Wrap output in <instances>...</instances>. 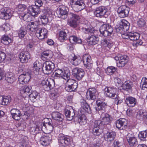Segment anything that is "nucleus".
I'll return each mask as SVG.
<instances>
[{
  "mask_svg": "<svg viewBox=\"0 0 147 147\" xmlns=\"http://www.w3.org/2000/svg\"><path fill=\"white\" fill-rule=\"evenodd\" d=\"M53 80L51 79L44 80L42 81L40 85L44 90L48 91L52 88V84H53Z\"/></svg>",
  "mask_w": 147,
  "mask_h": 147,
  "instance_id": "13",
  "label": "nucleus"
},
{
  "mask_svg": "<svg viewBox=\"0 0 147 147\" xmlns=\"http://www.w3.org/2000/svg\"><path fill=\"white\" fill-rule=\"evenodd\" d=\"M11 101L10 96H0V104L2 105H7Z\"/></svg>",
  "mask_w": 147,
  "mask_h": 147,
  "instance_id": "36",
  "label": "nucleus"
},
{
  "mask_svg": "<svg viewBox=\"0 0 147 147\" xmlns=\"http://www.w3.org/2000/svg\"><path fill=\"white\" fill-rule=\"evenodd\" d=\"M127 57L126 55L121 56L120 57L119 61L117 62V66L119 67H124L127 62Z\"/></svg>",
  "mask_w": 147,
  "mask_h": 147,
  "instance_id": "31",
  "label": "nucleus"
},
{
  "mask_svg": "<svg viewBox=\"0 0 147 147\" xmlns=\"http://www.w3.org/2000/svg\"><path fill=\"white\" fill-rule=\"evenodd\" d=\"M116 90V89L113 87L107 86L104 89V93L107 97L114 98L117 96V94L115 93Z\"/></svg>",
  "mask_w": 147,
  "mask_h": 147,
  "instance_id": "6",
  "label": "nucleus"
},
{
  "mask_svg": "<svg viewBox=\"0 0 147 147\" xmlns=\"http://www.w3.org/2000/svg\"><path fill=\"white\" fill-rule=\"evenodd\" d=\"M113 30L111 26L108 24H103L100 26L99 31L101 34L105 37L110 35Z\"/></svg>",
  "mask_w": 147,
  "mask_h": 147,
  "instance_id": "2",
  "label": "nucleus"
},
{
  "mask_svg": "<svg viewBox=\"0 0 147 147\" xmlns=\"http://www.w3.org/2000/svg\"><path fill=\"white\" fill-rule=\"evenodd\" d=\"M35 5L33 6H36V8L39 9V7H41L43 4V3L41 0H35Z\"/></svg>",
  "mask_w": 147,
  "mask_h": 147,
  "instance_id": "60",
  "label": "nucleus"
},
{
  "mask_svg": "<svg viewBox=\"0 0 147 147\" xmlns=\"http://www.w3.org/2000/svg\"><path fill=\"white\" fill-rule=\"evenodd\" d=\"M59 145L65 146L68 145L70 142V140L69 138L63 135H60L58 139Z\"/></svg>",
  "mask_w": 147,
  "mask_h": 147,
  "instance_id": "27",
  "label": "nucleus"
},
{
  "mask_svg": "<svg viewBox=\"0 0 147 147\" xmlns=\"http://www.w3.org/2000/svg\"><path fill=\"white\" fill-rule=\"evenodd\" d=\"M67 8L65 7L64 6H62L60 8V14L62 16L66 15L67 13Z\"/></svg>",
  "mask_w": 147,
  "mask_h": 147,
  "instance_id": "56",
  "label": "nucleus"
},
{
  "mask_svg": "<svg viewBox=\"0 0 147 147\" xmlns=\"http://www.w3.org/2000/svg\"><path fill=\"white\" fill-rule=\"evenodd\" d=\"M26 9V6L23 4H19L18 5L16 10L19 12H22Z\"/></svg>",
  "mask_w": 147,
  "mask_h": 147,
  "instance_id": "57",
  "label": "nucleus"
},
{
  "mask_svg": "<svg viewBox=\"0 0 147 147\" xmlns=\"http://www.w3.org/2000/svg\"><path fill=\"white\" fill-rule=\"evenodd\" d=\"M127 139L128 144L130 146H136L137 145L138 143L137 139L131 134H128L127 135Z\"/></svg>",
  "mask_w": 147,
  "mask_h": 147,
  "instance_id": "26",
  "label": "nucleus"
},
{
  "mask_svg": "<svg viewBox=\"0 0 147 147\" xmlns=\"http://www.w3.org/2000/svg\"><path fill=\"white\" fill-rule=\"evenodd\" d=\"M132 85L131 82H125L122 84L121 87L123 90L128 91L131 89Z\"/></svg>",
  "mask_w": 147,
  "mask_h": 147,
  "instance_id": "47",
  "label": "nucleus"
},
{
  "mask_svg": "<svg viewBox=\"0 0 147 147\" xmlns=\"http://www.w3.org/2000/svg\"><path fill=\"white\" fill-rule=\"evenodd\" d=\"M47 31L46 29L44 28H39L37 30L36 35L39 39L41 40L47 38Z\"/></svg>",
  "mask_w": 147,
  "mask_h": 147,
  "instance_id": "17",
  "label": "nucleus"
},
{
  "mask_svg": "<svg viewBox=\"0 0 147 147\" xmlns=\"http://www.w3.org/2000/svg\"><path fill=\"white\" fill-rule=\"evenodd\" d=\"M102 43L105 45V46H107L109 48L111 47L113 45V44L111 43L108 42L107 40L105 39L103 41Z\"/></svg>",
  "mask_w": 147,
  "mask_h": 147,
  "instance_id": "61",
  "label": "nucleus"
},
{
  "mask_svg": "<svg viewBox=\"0 0 147 147\" xmlns=\"http://www.w3.org/2000/svg\"><path fill=\"white\" fill-rule=\"evenodd\" d=\"M127 123L126 120L124 119H121L117 120L116 123V127L119 129H123V127L127 125Z\"/></svg>",
  "mask_w": 147,
  "mask_h": 147,
  "instance_id": "30",
  "label": "nucleus"
},
{
  "mask_svg": "<svg viewBox=\"0 0 147 147\" xmlns=\"http://www.w3.org/2000/svg\"><path fill=\"white\" fill-rule=\"evenodd\" d=\"M120 26L117 29V31L119 32L121 30L124 32L127 31L129 28V24L125 20H121L119 23Z\"/></svg>",
  "mask_w": 147,
  "mask_h": 147,
  "instance_id": "18",
  "label": "nucleus"
},
{
  "mask_svg": "<svg viewBox=\"0 0 147 147\" xmlns=\"http://www.w3.org/2000/svg\"><path fill=\"white\" fill-rule=\"evenodd\" d=\"M129 39L131 40L136 41L139 39L140 38V34L137 32L132 33L129 32Z\"/></svg>",
  "mask_w": 147,
  "mask_h": 147,
  "instance_id": "42",
  "label": "nucleus"
},
{
  "mask_svg": "<svg viewBox=\"0 0 147 147\" xmlns=\"http://www.w3.org/2000/svg\"><path fill=\"white\" fill-rule=\"evenodd\" d=\"M75 111V110L73 109H71L70 110H68L66 109H65V115L67 120L71 121L75 117L76 114Z\"/></svg>",
  "mask_w": 147,
  "mask_h": 147,
  "instance_id": "22",
  "label": "nucleus"
},
{
  "mask_svg": "<svg viewBox=\"0 0 147 147\" xmlns=\"http://www.w3.org/2000/svg\"><path fill=\"white\" fill-rule=\"evenodd\" d=\"M77 117L78 118V122L80 125H83L86 123V118L84 115L82 114Z\"/></svg>",
  "mask_w": 147,
  "mask_h": 147,
  "instance_id": "45",
  "label": "nucleus"
},
{
  "mask_svg": "<svg viewBox=\"0 0 147 147\" xmlns=\"http://www.w3.org/2000/svg\"><path fill=\"white\" fill-rule=\"evenodd\" d=\"M68 83L66 84L65 89L68 92L76 91L78 86V84L75 80L69 79L67 81Z\"/></svg>",
  "mask_w": 147,
  "mask_h": 147,
  "instance_id": "7",
  "label": "nucleus"
},
{
  "mask_svg": "<svg viewBox=\"0 0 147 147\" xmlns=\"http://www.w3.org/2000/svg\"><path fill=\"white\" fill-rule=\"evenodd\" d=\"M107 10L106 7L100 6L96 8L94 12V14L97 17L102 18L105 16L107 12Z\"/></svg>",
  "mask_w": 147,
  "mask_h": 147,
  "instance_id": "10",
  "label": "nucleus"
},
{
  "mask_svg": "<svg viewBox=\"0 0 147 147\" xmlns=\"http://www.w3.org/2000/svg\"><path fill=\"white\" fill-rule=\"evenodd\" d=\"M12 16L10 9L9 8H2L0 11V18L5 20L10 18Z\"/></svg>",
  "mask_w": 147,
  "mask_h": 147,
  "instance_id": "9",
  "label": "nucleus"
},
{
  "mask_svg": "<svg viewBox=\"0 0 147 147\" xmlns=\"http://www.w3.org/2000/svg\"><path fill=\"white\" fill-rule=\"evenodd\" d=\"M111 117L107 113L105 114L104 116L100 120L95 121V124H99L102 126L104 125L109 124L110 123Z\"/></svg>",
  "mask_w": 147,
  "mask_h": 147,
  "instance_id": "8",
  "label": "nucleus"
},
{
  "mask_svg": "<svg viewBox=\"0 0 147 147\" xmlns=\"http://www.w3.org/2000/svg\"><path fill=\"white\" fill-rule=\"evenodd\" d=\"M53 53L50 50H47L44 51L41 55V59L44 61L49 60L52 57Z\"/></svg>",
  "mask_w": 147,
  "mask_h": 147,
  "instance_id": "28",
  "label": "nucleus"
},
{
  "mask_svg": "<svg viewBox=\"0 0 147 147\" xmlns=\"http://www.w3.org/2000/svg\"><path fill=\"white\" fill-rule=\"evenodd\" d=\"M11 113L12 118L16 120H18L20 119V112L16 109H13L11 110Z\"/></svg>",
  "mask_w": 147,
  "mask_h": 147,
  "instance_id": "34",
  "label": "nucleus"
},
{
  "mask_svg": "<svg viewBox=\"0 0 147 147\" xmlns=\"http://www.w3.org/2000/svg\"><path fill=\"white\" fill-rule=\"evenodd\" d=\"M68 31L67 30L65 29L60 31L59 33L58 39L61 42H63L67 39V33Z\"/></svg>",
  "mask_w": 147,
  "mask_h": 147,
  "instance_id": "35",
  "label": "nucleus"
},
{
  "mask_svg": "<svg viewBox=\"0 0 147 147\" xmlns=\"http://www.w3.org/2000/svg\"><path fill=\"white\" fill-rule=\"evenodd\" d=\"M30 57V53L26 51H22L19 55L20 61L22 63L27 62Z\"/></svg>",
  "mask_w": 147,
  "mask_h": 147,
  "instance_id": "21",
  "label": "nucleus"
},
{
  "mask_svg": "<svg viewBox=\"0 0 147 147\" xmlns=\"http://www.w3.org/2000/svg\"><path fill=\"white\" fill-rule=\"evenodd\" d=\"M139 138L142 140H144L147 137V133L146 130L141 131L138 134Z\"/></svg>",
  "mask_w": 147,
  "mask_h": 147,
  "instance_id": "54",
  "label": "nucleus"
},
{
  "mask_svg": "<svg viewBox=\"0 0 147 147\" xmlns=\"http://www.w3.org/2000/svg\"><path fill=\"white\" fill-rule=\"evenodd\" d=\"M68 16L71 19L68 21L69 25L72 27H76L79 23V16L73 13H69Z\"/></svg>",
  "mask_w": 147,
  "mask_h": 147,
  "instance_id": "4",
  "label": "nucleus"
},
{
  "mask_svg": "<svg viewBox=\"0 0 147 147\" xmlns=\"http://www.w3.org/2000/svg\"><path fill=\"white\" fill-rule=\"evenodd\" d=\"M36 6H30L29 8V10L31 13L32 16H35L37 15L40 10L38 8H36Z\"/></svg>",
  "mask_w": 147,
  "mask_h": 147,
  "instance_id": "43",
  "label": "nucleus"
},
{
  "mask_svg": "<svg viewBox=\"0 0 147 147\" xmlns=\"http://www.w3.org/2000/svg\"><path fill=\"white\" fill-rule=\"evenodd\" d=\"M97 94L98 92L95 88H89L87 92V98L89 99L94 100L96 98Z\"/></svg>",
  "mask_w": 147,
  "mask_h": 147,
  "instance_id": "14",
  "label": "nucleus"
},
{
  "mask_svg": "<svg viewBox=\"0 0 147 147\" xmlns=\"http://www.w3.org/2000/svg\"><path fill=\"white\" fill-rule=\"evenodd\" d=\"M114 99H115V104L116 105H118L121 104L122 102V100L121 99L119 96H118L117 95L116 97H115Z\"/></svg>",
  "mask_w": 147,
  "mask_h": 147,
  "instance_id": "62",
  "label": "nucleus"
},
{
  "mask_svg": "<svg viewBox=\"0 0 147 147\" xmlns=\"http://www.w3.org/2000/svg\"><path fill=\"white\" fill-rule=\"evenodd\" d=\"M140 86L143 89L147 88V78L143 77L141 80L140 83Z\"/></svg>",
  "mask_w": 147,
  "mask_h": 147,
  "instance_id": "52",
  "label": "nucleus"
},
{
  "mask_svg": "<svg viewBox=\"0 0 147 147\" xmlns=\"http://www.w3.org/2000/svg\"><path fill=\"white\" fill-rule=\"evenodd\" d=\"M82 61V59L80 57H77L75 56L72 59V63L73 65L77 66L80 64Z\"/></svg>",
  "mask_w": 147,
  "mask_h": 147,
  "instance_id": "50",
  "label": "nucleus"
},
{
  "mask_svg": "<svg viewBox=\"0 0 147 147\" xmlns=\"http://www.w3.org/2000/svg\"><path fill=\"white\" fill-rule=\"evenodd\" d=\"M12 40L7 35H3L1 38V42L4 44L8 45L12 42Z\"/></svg>",
  "mask_w": 147,
  "mask_h": 147,
  "instance_id": "38",
  "label": "nucleus"
},
{
  "mask_svg": "<svg viewBox=\"0 0 147 147\" xmlns=\"http://www.w3.org/2000/svg\"><path fill=\"white\" fill-rule=\"evenodd\" d=\"M81 29L84 33L86 34L93 33L94 32L93 28H88L85 26L82 27Z\"/></svg>",
  "mask_w": 147,
  "mask_h": 147,
  "instance_id": "53",
  "label": "nucleus"
},
{
  "mask_svg": "<svg viewBox=\"0 0 147 147\" xmlns=\"http://www.w3.org/2000/svg\"><path fill=\"white\" fill-rule=\"evenodd\" d=\"M95 121L92 125V132L95 136H99L103 133V130L100 128L99 124H95Z\"/></svg>",
  "mask_w": 147,
  "mask_h": 147,
  "instance_id": "19",
  "label": "nucleus"
},
{
  "mask_svg": "<svg viewBox=\"0 0 147 147\" xmlns=\"http://www.w3.org/2000/svg\"><path fill=\"white\" fill-rule=\"evenodd\" d=\"M129 9L125 5L120 6L118 9L117 12L119 16L121 18L127 16L129 14Z\"/></svg>",
  "mask_w": 147,
  "mask_h": 147,
  "instance_id": "11",
  "label": "nucleus"
},
{
  "mask_svg": "<svg viewBox=\"0 0 147 147\" xmlns=\"http://www.w3.org/2000/svg\"><path fill=\"white\" fill-rule=\"evenodd\" d=\"M96 111H104L107 105L104 102L98 100L96 102Z\"/></svg>",
  "mask_w": 147,
  "mask_h": 147,
  "instance_id": "32",
  "label": "nucleus"
},
{
  "mask_svg": "<svg viewBox=\"0 0 147 147\" xmlns=\"http://www.w3.org/2000/svg\"><path fill=\"white\" fill-rule=\"evenodd\" d=\"M81 105L82 108L86 111L88 112L90 108L86 101L84 99L81 100Z\"/></svg>",
  "mask_w": 147,
  "mask_h": 147,
  "instance_id": "49",
  "label": "nucleus"
},
{
  "mask_svg": "<svg viewBox=\"0 0 147 147\" xmlns=\"http://www.w3.org/2000/svg\"><path fill=\"white\" fill-rule=\"evenodd\" d=\"M51 14V11L48 10L45 11L44 13L40 16V18L42 24H46L49 21V17Z\"/></svg>",
  "mask_w": 147,
  "mask_h": 147,
  "instance_id": "20",
  "label": "nucleus"
},
{
  "mask_svg": "<svg viewBox=\"0 0 147 147\" xmlns=\"http://www.w3.org/2000/svg\"><path fill=\"white\" fill-rule=\"evenodd\" d=\"M99 40L98 36L92 35L88 38L87 41L89 45H94L98 43Z\"/></svg>",
  "mask_w": 147,
  "mask_h": 147,
  "instance_id": "25",
  "label": "nucleus"
},
{
  "mask_svg": "<svg viewBox=\"0 0 147 147\" xmlns=\"http://www.w3.org/2000/svg\"><path fill=\"white\" fill-rule=\"evenodd\" d=\"M113 147H120L121 145V143L117 140H115L113 143Z\"/></svg>",
  "mask_w": 147,
  "mask_h": 147,
  "instance_id": "64",
  "label": "nucleus"
},
{
  "mask_svg": "<svg viewBox=\"0 0 147 147\" xmlns=\"http://www.w3.org/2000/svg\"><path fill=\"white\" fill-rule=\"evenodd\" d=\"M39 22L34 21L30 22L27 25V29L28 30L33 32L36 31L38 29Z\"/></svg>",
  "mask_w": 147,
  "mask_h": 147,
  "instance_id": "23",
  "label": "nucleus"
},
{
  "mask_svg": "<svg viewBox=\"0 0 147 147\" xmlns=\"http://www.w3.org/2000/svg\"><path fill=\"white\" fill-rule=\"evenodd\" d=\"M64 71L61 69H58L56 70L53 73L55 79H58L63 76V74Z\"/></svg>",
  "mask_w": 147,
  "mask_h": 147,
  "instance_id": "46",
  "label": "nucleus"
},
{
  "mask_svg": "<svg viewBox=\"0 0 147 147\" xmlns=\"http://www.w3.org/2000/svg\"><path fill=\"white\" fill-rule=\"evenodd\" d=\"M18 33L19 38H22L27 34L26 30L23 27H21L18 30Z\"/></svg>",
  "mask_w": 147,
  "mask_h": 147,
  "instance_id": "41",
  "label": "nucleus"
},
{
  "mask_svg": "<svg viewBox=\"0 0 147 147\" xmlns=\"http://www.w3.org/2000/svg\"><path fill=\"white\" fill-rule=\"evenodd\" d=\"M41 128L42 129V131H44L46 130L49 132L52 131L53 129V125L51 121L48 123H42L41 125Z\"/></svg>",
  "mask_w": 147,
  "mask_h": 147,
  "instance_id": "24",
  "label": "nucleus"
},
{
  "mask_svg": "<svg viewBox=\"0 0 147 147\" xmlns=\"http://www.w3.org/2000/svg\"><path fill=\"white\" fill-rule=\"evenodd\" d=\"M116 70V68L113 66L108 67L105 69V72L109 75H112L114 74Z\"/></svg>",
  "mask_w": 147,
  "mask_h": 147,
  "instance_id": "44",
  "label": "nucleus"
},
{
  "mask_svg": "<svg viewBox=\"0 0 147 147\" xmlns=\"http://www.w3.org/2000/svg\"><path fill=\"white\" fill-rule=\"evenodd\" d=\"M125 101L128 107H133L135 106L137 103V100L134 97L128 96L125 98Z\"/></svg>",
  "mask_w": 147,
  "mask_h": 147,
  "instance_id": "29",
  "label": "nucleus"
},
{
  "mask_svg": "<svg viewBox=\"0 0 147 147\" xmlns=\"http://www.w3.org/2000/svg\"><path fill=\"white\" fill-rule=\"evenodd\" d=\"M72 7L76 11H80L86 7L85 4L83 0H71Z\"/></svg>",
  "mask_w": 147,
  "mask_h": 147,
  "instance_id": "3",
  "label": "nucleus"
},
{
  "mask_svg": "<svg viewBox=\"0 0 147 147\" xmlns=\"http://www.w3.org/2000/svg\"><path fill=\"white\" fill-rule=\"evenodd\" d=\"M72 73L74 77L78 80H81L84 75V70L81 68L78 67L74 68L72 71Z\"/></svg>",
  "mask_w": 147,
  "mask_h": 147,
  "instance_id": "12",
  "label": "nucleus"
},
{
  "mask_svg": "<svg viewBox=\"0 0 147 147\" xmlns=\"http://www.w3.org/2000/svg\"><path fill=\"white\" fill-rule=\"evenodd\" d=\"M52 117L53 119L61 121L63 118V114L58 111H54L52 114Z\"/></svg>",
  "mask_w": 147,
  "mask_h": 147,
  "instance_id": "37",
  "label": "nucleus"
},
{
  "mask_svg": "<svg viewBox=\"0 0 147 147\" xmlns=\"http://www.w3.org/2000/svg\"><path fill=\"white\" fill-rule=\"evenodd\" d=\"M35 137L40 138V144L44 146L49 145L52 140V135L50 134L42 135L40 133H38L36 135Z\"/></svg>",
  "mask_w": 147,
  "mask_h": 147,
  "instance_id": "1",
  "label": "nucleus"
},
{
  "mask_svg": "<svg viewBox=\"0 0 147 147\" xmlns=\"http://www.w3.org/2000/svg\"><path fill=\"white\" fill-rule=\"evenodd\" d=\"M69 40L70 42L72 43L80 44L82 42V40L81 39L75 36H70L69 38Z\"/></svg>",
  "mask_w": 147,
  "mask_h": 147,
  "instance_id": "40",
  "label": "nucleus"
},
{
  "mask_svg": "<svg viewBox=\"0 0 147 147\" xmlns=\"http://www.w3.org/2000/svg\"><path fill=\"white\" fill-rule=\"evenodd\" d=\"M146 24V22L143 19H140L137 22V24L139 27L144 26Z\"/></svg>",
  "mask_w": 147,
  "mask_h": 147,
  "instance_id": "59",
  "label": "nucleus"
},
{
  "mask_svg": "<svg viewBox=\"0 0 147 147\" xmlns=\"http://www.w3.org/2000/svg\"><path fill=\"white\" fill-rule=\"evenodd\" d=\"M30 78V74L28 72H25L19 76V81L20 84H24L28 82Z\"/></svg>",
  "mask_w": 147,
  "mask_h": 147,
  "instance_id": "16",
  "label": "nucleus"
},
{
  "mask_svg": "<svg viewBox=\"0 0 147 147\" xmlns=\"http://www.w3.org/2000/svg\"><path fill=\"white\" fill-rule=\"evenodd\" d=\"M116 136V133L114 131L107 132L105 136V139L108 142H111L114 140Z\"/></svg>",
  "mask_w": 147,
  "mask_h": 147,
  "instance_id": "33",
  "label": "nucleus"
},
{
  "mask_svg": "<svg viewBox=\"0 0 147 147\" xmlns=\"http://www.w3.org/2000/svg\"><path fill=\"white\" fill-rule=\"evenodd\" d=\"M42 65L41 63L38 61H36L34 63V68L42 67Z\"/></svg>",
  "mask_w": 147,
  "mask_h": 147,
  "instance_id": "63",
  "label": "nucleus"
},
{
  "mask_svg": "<svg viewBox=\"0 0 147 147\" xmlns=\"http://www.w3.org/2000/svg\"><path fill=\"white\" fill-rule=\"evenodd\" d=\"M21 18L26 21H29L30 20L31 15L28 13H24L23 16H21Z\"/></svg>",
  "mask_w": 147,
  "mask_h": 147,
  "instance_id": "55",
  "label": "nucleus"
},
{
  "mask_svg": "<svg viewBox=\"0 0 147 147\" xmlns=\"http://www.w3.org/2000/svg\"><path fill=\"white\" fill-rule=\"evenodd\" d=\"M55 65L50 61H46L43 64L42 69L44 73L49 74L51 73L55 68Z\"/></svg>",
  "mask_w": 147,
  "mask_h": 147,
  "instance_id": "5",
  "label": "nucleus"
},
{
  "mask_svg": "<svg viewBox=\"0 0 147 147\" xmlns=\"http://www.w3.org/2000/svg\"><path fill=\"white\" fill-rule=\"evenodd\" d=\"M5 80L8 83H11L13 82L16 80L14 74L11 72L8 73L6 74Z\"/></svg>",
  "mask_w": 147,
  "mask_h": 147,
  "instance_id": "39",
  "label": "nucleus"
},
{
  "mask_svg": "<svg viewBox=\"0 0 147 147\" xmlns=\"http://www.w3.org/2000/svg\"><path fill=\"white\" fill-rule=\"evenodd\" d=\"M84 65L87 68L89 69L92 67V61L91 57L87 54L83 55L82 57Z\"/></svg>",
  "mask_w": 147,
  "mask_h": 147,
  "instance_id": "15",
  "label": "nucleus"
},
{
  "mask_svg": "<svg viewBox=\"0 0 147 147\" xmlns=\"http://www.w3.org/2000/svg\"><path fill=\"white\" fill-rule=\"evenodd\" d=\"M39 96V94L36 91H33L29 95L30 99L33 102H35L36 100L38 98Z\"/></svg>",
  "mask_w": 147,
  "mask_h": 147,
  "instance_id": "48",
  "label": "nucleus"
},
{
  "mask_svg": "<svg viewBox=\"0 0 147 147\" xmlns=\"http://www.w3.org/2000/svg\"><path fill=\"white\" fill-rule=\"evenodd\" d=\"M70 73L69 70H66L64 71L63 74V76L61 77V78H63L65 80H68L70 79Z\"/></svg>",
  "mask_w": 147,
  "mask_h": 147,
  "instance_id": "51",
  "label": "nucleus"
},
{
  "mask_svg": "<svg viewBox=\"0 0 147 147\" xmlns=\"http://www.w3.org/2000/svg\"><path fill=\"white\" fill-rule=\"evenodd\" d=\"M32 87L29 86H24L22 92L24 93H28L31 91Z\"/></svg>",
  "mask_w": 147,
  "mask_h": 147,
  "instance_id": "58",
  "label": "nucleus"
}]
</instances>
